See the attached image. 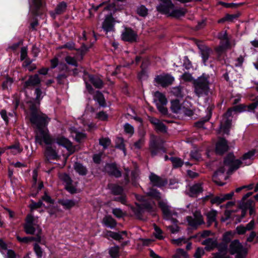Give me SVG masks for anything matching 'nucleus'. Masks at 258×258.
Segmentation results:
<instances>
[{
  "label": "nucleus",
  "mask_w": 258,
  "mask_h": 258,
  "mask_svg": "<svg viewBox=\"0 0 258 258\" xmlns=\"http://www.w3.org/2000/svg\"><path fill=\"white\" fill-rule=\"evenodd\" d=\"M110 176L116 178L121 177L122 172L119 169L116 162L106 163L104 166V170Z\"/></svg>",
  "instance_id": "nucleus-12"
},
{
  "label": "nucleus",
  "mask_w": 258,
  "mask_h": 258,
  "mask_svg": "<svg viewBox=\"0 0 258 258\" xmlns=\"http://www.w3.org/2000/svg\"><path fill=\"white\" fill-rule=\"evenodd\" d=\"M152 124L154 125L155 126V130L157 132H160L163 133H166L167 132V128L165 124H164L162 122L160 121L159 122H157L155 123L154 122H152Z\"/></svg>",
  "instance_id": "nucleus-46"
},
{
  "label": "nucleus",
  "mask_w": 258,
  "mask_h": 258,
  "mask_svg": "<svg viewBox=\"0 0 258 258\" xmlns=\"http://www.w3.org/2000/svg\"><path fill=\"white\" fill-rule=\"evenodd\" d=\"M154 236L156 237V238L159 239V240H162L164 239V236H163V231L162 229L157 226L156 225H155L154 226Z\"/></svg>",
  "instance_id": "nucleus-56"
},
{
  "label": "nucleus",
  "mask_w": 258,
  "mask_h": 258,
  "mask_svg": "<svg viewBox=\"0 0 258 258\" xmlns=\"http://www.w3.org/2000/svg\"><path fill=\"white\" fill-rule=\"evenodd\" d=\"M136 205L137 208H133V211L138 219L142 220L143 219L145 210L150 213L154 212L153 206L148 202L142 204L136 203Z\"/></svg>",
  "instance_id": "nucleus-7"
},
{
  "label": "nucleus",
  "mask_w": 258,
  "mask_h": 258,
  "mask_svg": "<svg viewBox=\"0 0 258 258\" xmlns=\"http://www.w3.org/2000/svg\"><path fill=\"white\" fill-rule=\"evenodd\" d=\"M230 150L228 141L223 137H220L215 145V152L216 155L222 156Z\"/></svg>",
  "instance_id": "nucleus-11"
},
{
  "label": "nucleus",
  "mask_w": 258,
  "mask_h": 258,
  "mask_svg": "<svg viewBox=\"0 0 258 258\" xmlns=\"http://www.w3.org/2000/svg\"><path fill=\"white\" fill-rule=\"evenodd\" d=\"M115 19L111 13L105 16V19L102 24V28L106 34L115 31Z\"/></svg>",
  "instance_id": "nucleus-13"
},
{
  "label": "nucleus",
  "mask_w": 258,
  "mask_h": 258,
  "mask_svg": "<svg viewBox=\"0 0 258 258\" xmlns=\"http://www.w3.org/2000/svg\"><path fill=\"white\" fill-rule=\"evenodd\" d=\"M137 13L141 17H146L148 14V10L144 5H141L137 8Z\"/></svg>",
  "instance_id": "nucleus-50"
},
{
  "label": "nucleus",
  "mask_w": 258,
  "mask_h": 258,
  "mask_svg": "<svg viewBox=\"0 0 258 258\" xmlns=\"http://www.w3.org/2000/svg\"><path fill=\"white\" fill-rule=\"evenodd\" d=\"M241 15V13L239 12H237L236 13L234 14H226V19L228 22H232L234 20L237 19Z\"/></svg>",
  "instance_id": "nucleus-62"
},
{
  "label": "nucleus",
  "mask_w": 258,
  "mask_h": 258,
  "mask_svg": "<svg viewBox=\"0 0 258 258\" xmlns=\"http://www.w3.org/2000/svg\"><path fill=\"white\" fill-rule=\"evenodd\" d=\"M195 218L191 216H187L186 220L188 224L192 227L194 229H196L199 225H201L205 223L203 217L200 212L196 211L194 214Z\"/></svg>",
  "instance_id": "nucleus-15"
},
{
  "label": "nucleus",
  "mask_w": 258,
  "mask_h": 258,
  "mask_svg": "<svg viewBox=\"0 0 258 258\" xmlns=\"http://www.w3.org/2000/svg\"><path fill=\"white\" fill-rule=\"evenodd\" d=\"M31 202L32 204L30 205V208L31 210H36L42 207H44V208L46 207L41 200H39L37 202H35L33 200H32Z\"/></svg>",
  "instance_id": "nucleus-59"
},
{
  "label": "nucleus",
  "mask_w": 258,
  "mask_h": 258,
  "mask_svg": "<svg viewBox=\"0 0 258 258\" xmlns=\"http://www.w3.org/2000/svg\"><path fill=\"white\" fill-rule=\"evenodd\" d=\"M111 144V140L109 138H102L99 139V144L106 149Z\"/></svg>",
  "instance_id": "nucleus-57"
},
{
  "label": "nucleus",
  "mask_w": 258,
  "mask_h": 258,
  "mask_svg": "<svg viewBox=\"0 0 258 258\" xmlns=\"http://www.w3.org/2000/svg\"><path fill=\"white\" fill-rule=\"evenodd\" d=\"M235 232L232 231H229L225 232L223 235V241L224 243L228 244L231 241V238H232L235 234Z\"/></svg>",
  "instance_id": "nucleus-54"
},
{
  "label": "nucleus",
  "mask_w": 258,
  "mask_h": 258,
  "mask_svg": "<svg viewBox=\"0 0 258 258\" xmlns=\"http://www.w3.org/2000/svg\"><path fill=\"white\" fill-rule=\"evenodd\" d=\"M203 191V188L202 184L200 183H195L189 188V196L195 197L201 193Z\"/></svg>",
  "instance_id": "nucleus-28"
},
{
  "label": "nucleus",
  "mask_w": 258,
  "mask_h": 258,
  "mask_svg": "<svg viewBox=\"0 0 258 258\" xmlns=\"http://www.w3.org/2000/svg\"><path fill=\"white\" fill-rule=\"evenodd\" d=\"M229 251L230 253L232 255L240 252H243L244 254L247 253V249L243 247L238 239H235L231 242Z\"/></svg>",
  "instance_id": "nucleus-18"
},
{
  "label": "nucleus",
  "mask_w": 258,
  "mask_h": 258,
  "mask_svg": "<svg viewBox=\"0 0 258 258\" xmlns=\"http://www.w3.org/2000/svg\"><path fill=\"white\" fill-rule=\"evenodd\" d=\"M256 152V149H253L250 151H249L248 152L244 153L241 159L243 160H247V159H250L252 157L254 154H255Z\"/></svg>",
  "instance_id": "nucleus-61"
},
{
  "label": "nucleus",
  "mask_w": 258,
  "mask_h": 258,
  "mask_svg": "<svg viewBox=\"0 0 258 258\" xmlns=\"http://www.w3.org/2000/svg\"><path fill=\"white\" fill-rule=\"evenodd\" d=\"M181 109V104L178 99H176L171 101V109L173 113H178Z\"/></svg>",
  "instance_id": "nucleus-37"
},
{
  "label": "nucleus",
  "mask_w": 258,
  "mask_h": 258,
  "mask_svg": "<svg viewBox=\"0 0 258 258\" xmlns=\"http://www.w3.org/2000/svg\"><path fill=\"white\" fill-rule=\"evenodd\" d=\"M115 148L122 150L124 155H126V149L125 147L124 140L122 137H117L115 141Z\"/></svg>",
  "instance_id": "nucleus-36"
},
{
  "label": "nucleus",
  "mask_w": 258,
  "mask_h": 258,
  "mask_svg": "<svg viewBox=\"0 0 258 258\" xmlns=\"http://www.w3.org/2000/svg\"><path fill=\"white\" fill-rule=\"evenodd\" d=\"M55 138L50 135L48 128H46L39 133H37L35 137V143L41 146L44 142L47 146H51L55 143Z\"/></svg>",
  "instance_id": "nucleus-6"
},
{
  "label": "nucleus",
  "mask_w": 258,
  "mask_h": 258,
  "mask_svg": "<svg viewBox=\"0 0 258 258\" xmlns=\"http://www.w3.org/2000/svg\"><path fill=\"white\" fill-rule=\"evenodd\" d=\"M160 2L156 7V11L163 15H168L171 9L175 8L171 0H159Z\"/></svg>",
  "instance_id": "nucleus-10"
},
{
  "label": "nucleus",
  "mask_w": 258,
  "mask_h": 258,
  "mask_svg": "<svg viewBox=\"0 0 258 258\" xmlns=\"http://www.w3.org/2000/svg\"><path fill=\"white\" fill-rule=\"evenodd\" d=\"M94 99L98 102L99 106L105 107L106 106V103L103 94L100 91H97L94 96Z\"/></svg>",
  "instance_id": "nucleus-32"
},
{
  "label": "nucleus",
  "mask_w": 258,
  "mask_h": 258,
  "mask_svg": "<svg viewBox=\"0 0 258 258\" xmlns=\"http://www.w3.org/2000/svg\"><path fill=\"white\" fill-rule=\"evenodd\" d=\"M223 164L229 167L227 174H231L240 167L242 162L240 159L235 158L233 152H230L224 158Z\"/></svg>",
  "instance_id": "nucleus-4"
},
{
  "label": "nucleus",
  "mask_w": 258,
  "mask_h": 258,
  "mask_svg": "<svg viewBox=\"0 0 258 258\" xmlns=\"http://www.w3.org/2000/svg\"><path fill=\"white\" fill-rule=\"evenodd\" d=\"M8 149L14 150L12 151V153L14 155L17 153H20L23 151V149L21 148L20 144L19 142L16 143L15 144L7 147Z\"/></svg>",
  "instance_id": "nucleus-45"
},
{
  "label": "nucleus",
  "mask_w": 258,
  "mask_h": 258,
  "mask_svg": "<svg viewBox=\"0 0 258 258\" xmlns=\"http://www.w3.org/2000/svg\"><path fill=\"white\" fill-rule=\"evenodd\" d=\"M200 54L202 58V61L205 66H207V62L210 54L213 52L212 49L207 46L199 47Z\"/></svg>",
  "instance_id": "nucleus-21"
},
{
  "label": "nucleus",
  "mask_w": 258,
  "mask_h": 258,
  "mask_svg": "<svg viewBox=\"0 0 258 258\" xmlns=\"http://www.w3.org/2000/svg\"><path fill=\"white\" fill-rule=\"evenodd\" d=\"M112 200L114 202H118L124 205H127V199L126 194L124 192L121 195L114 197Z\"/></svg>",
  "instance_id": "nucleus-38"
},
{
  "label": "nucleus",
  "mask_w": 258,
  "mask_h": 258,
  "mask_svg": "<svg viewBox=\"0 0 258 258\" xmlns=\"http://www.w3.org/2000/svg\"><path fill=\"white\" fill-rule=\"evenodd\" d=\"M107 235L115 240L119 241L123 239L120 233L111 231H107Z\"/></svg>",
  "instance_id": "nucleus-52"
},
{
  "label": "nucleus",
  "mask_w": 258,
  "mask_h": 258,
  "mask_svg": "<svg viewBox=\"0 0 258 258\" xmlns=\"http://www.w3.org/2000/svg\"><path fill=\"white\" fill-rule=\"evenodd\" d=\"M13 82L12 78L7 77L6 80H5L2 85V89L5 90L8 89V85H11Z\"/></svg>",
  "instance_id": "nucleus-64"
},
{
  "label": "nucleus",
  "mask_w": 258,
  "mask_h": 258,
  "mask_svg": "<svg viewBox=\"0 0 258 258\" xmlns=\"http://www.w3.org/2000/svg\"><path fill=\"white\" fill-rule=\"evenodd\" d=\"M155 96L158 99L159 102L160 103V105H166L167 103V100L166 98L165 95L162 93L160 92L159 91H156L155 93Z\"/></svg>",
  "instance_id": "nucleus-47"
},
{
  "label": "nucleus",
  "mask_w": 258,
  "mask_h": 258,
  "mask_svg": "<svg viewBox=\"0 0 258 258\" xmlns=\"http://www.w3.org/2000/svg\"><path fill=\"white\" fill-rule=\"evenodd\" d=\"M67 7V3L66 2H60L54 9L55 13L58 15L62 14L66 12Z\"/></svg>",
  "instance_id": "nucleus-34"
},
{
  "label": "nucleus",
  "mask_w": 258,
  "mask_h": 258,
  "mask_svg": "<svg viewBox=\"0 0 258 258\" xmlns=\"http://www.w3.org/2000/svg\"><path fill=\"white\" fill-rule=\"evenodd\" d=\"M158 205L161 210L164 216L167 218H169L172 216V214L169 209V207L166 203L163 201H160L159 202Z\"/></svg>",
  "instance_id": "nucleus-29"
},
{
  "label": "nucleus",
  "mask_w": 258,
  "mask_h": 258,
  "mask_svg": "<svg viewBox=\"0 0 258 258\" xmlns=\"http://www.w3.org/2000/svg\"><path fill=\"white\" fill-rule=\"evenodd\" d=\"M182 256L183 258H189L187 252L182 248H178L176 253L173 255V258H180Z\"/></svg>",
  "instance_id": "nucleus-51"
},
{
  "label": "nucleus",
  "mask_w": 258,
  "mask_h": 258,
  "mask_svg": "<svg viewBox=\"0 0 258 258\" xmlns=\"http://www.w3.org/2000/svg\"><path fill=\"white\" fill-rule=\"evenodd\" d=\"M44 156L46 161L50 160H57L59 159L57 151L51 146H47L45 147Z\"/></svg>",
  "instance_id": "nucleus-20"
},
{
  "label": "nucleus",
  "mask_w": 258,
  "mask_h": 258,
  "mask_svg": "<svg viewBox=\"0 0 258 258\" xmlns=\"http://www.w3.org/2000/svg\"><path fill=\"white\" fill-rule=\"evenodd\" d=\"M149 148L152 157L157 155L160 152L166 153L163 141L160 139H157L154 136H153L150 141Z\"/></svg>",
  "instance_id": "nucleus-5"
},
{
  "label": "nucleus",
  "mask_w": 258,
  "mask_h": 258,
  "mask_svg": "<svg viewBox=\"0 0 258 258\" xmlns=\"http://www.w3.org/2000/svg\"><path fill=\"white\" fill-rule=\"evenodd\" d=\"M89 50V47H88L84 43L81 44V46L77 51L80 52L81 58L83 59L85 55Z\"/></svg>",
  "instance_id": "nucleus-58"
},
{
  "label": "nucleus",
  "mask_w": 258,
  "mask_h": 258,
  "mask_svg": "<svg viewBox=\"0 0 258 258\" xmlns=\"http://www.w3.org/2000/svg\"><path fill=\"white\" fill-rule=\"evenodd\" d=\"M41 80L38 74L30 75L28 79L26 81L23 86L22 91L25 92L26 89L30 88L32 87H38L40 86Z\"/></svg>",
  "instance_id": "nucleus-14"
},
{
  "label": "nucleus",
  "mask_w": 258,
  "mask_h": 258,
  "mask_svg": "<svg viewBox=\"0 0 258 258\" xmlns=\"http://www.w3.org/2000/svg\"><path fill=\"white\" fill-rule=\"evenodd\" d=\"M45 208L47 210V212L50 216H56L57 213L60 211L58 206L54 204L46 206Z\"/></svg>",
  "instance_id": "nucleus-40"
},
{
  "label": "nucleus",
  "mask_w": 258,
  "mask_h": 258,
  "mask_svg": "<svg viewBox=\"0 0 258 258\" xmlns=\"http://www.w3.org/2000/svg\"><path fill=\"white\" fill-rule=\"evenodd\" d=\"M246 207H247V210H249V214L250 216L255 214V203L254 201L252 199H249L246 201Z\"/></svg>",
  "instance_id": "nucleus-42"
},
{
  "label": "nucleus",
  "mask_w": 258,
  "mask_h": 258,
  "mask_svg": "<svg viewBox=\"0 0 258 258\" xmlns=\"http://www.w3.org/2000/svg\"><path fill=\"white\" fill-rule=\"evenodd\" d=\"M120 247L118 245L112 246L108 249V253L111 258H119Z\"/></svg>",
  "instance_id": "nucleus-35"
},
{
  "label": "nucleus",
  "mask_w": 258,
  "mask_h": 258,
  "mask_svg": "<svg viewBox=\"0 0 258 258\" xmlns=\"http://www.w3.org/2000/svg\"><path fill=\"white\" fill-rule=\"evenodd\" d=\"M170 160L172 163L173 168L181 167L184 163L183 161L181 158L177 157H170Z\"/></svg>",
  "instance_id": "nucleus-39"
},
{
  "label": "nucleus",
  "mask_w": 258,
  "mask_h": 258,
  "mask_svg": "<svg viewBox=\"0 0 258 258\" xmlns=\"http://www.w3.org/2000/svg\"><path fill=\"white\" fill-rule=\"evenodd\" d=\"M121 39L124 42L130 43L137 42L138 41V35L137 33L132 28L125 27L121 35Z\"/></svg>",
  "instance_id": "nucleus-8"
},
{
  "label": "nucleus",
  "mask_w": 258,
  "mask_h": 258,
  "mask_svg": "<svg viewBox=\"0 0 258 258\" xmlns=\"http://www.w3.org/2000/svg\"><path fill=\"white\" fill-rule=\"evenodd\" d=\"M174 81V77L169 74L157 75L154 78V81L162 87H166L171 85Z\"/></svg>",
  "instance_id": "nucleus-16"
},
{
  "label": "nucleus",
  "mask_w": 258,
  "mask_h": 258,
  "mask_svg": "<svg viewBox=\"0 0 258 258\" xmlns=\"http://www.w3.org/2000/svg\"><path fill=\"white\" fill-rule=\"evenodd\" d=\"M253 102L249 105H246V111L254 112L255 109L258 106V95L253 100Z\"/></svg>",
  "instance_id": "nucleus-41"
},
{
  "label": "nucleus",
  "mask_w": 258,
  "mask_h": 258,
  "mask_svg": "<svg viewBox=\"0 0 258 258\" xmlns=\"http://www.w3.org/2000/svg\"><path fill=\"white\" fill-rule=\"evenodd\" d=\"M140 68L141 70L138 73L137 77L139 81H142L143 80L147 79L148 77L147 63L143 61Z\"/></svg>",
  "instance_id": "nucleus-26"
},
{
  "label": "nucleus",
  "mask_w": 258,
  "mask_h": 258,
  "mask_svg": "<svg viewBox=\"0 0 258 258\" xmlns=\"http://www.w3.org/2000/svg\"><path fill=\"white\" fill-rule=\"evenodd\" d=\"M57 203L62 205L65 210H70L76 205V202L74 200L70 199H58Z\"/></svg>",
  "instance_id": "nucleus-25"
},
{
  "label": "nucleus",
  "mask_w": 258,
  "mask_h": 258,
  "mask_svg": "<svg viewBox=\"0 0 258 258\" xmlns=\"http://www.w3.org/2000/svg\"><path fill=\"white\" fill-rule=\"evenodd\" d=\"M83 78L84 81H86V79H88V81L90 82L96 88L101 89L103 87L104 83L100 78L94 75L90 74L86 71H84Z\"/></svg>",
  "instance_id": "nucleus-17"
},
{
  "label": "nucleus",
  "mask_w": 258,
  "mask_h": 258,
  "mask_svg": "<svg viewBox=\"0 0 258 258\" xmlns=\"http://www.w3.org/2000/svg\"><path fill=\"white\" fill-rule=\"evenodd\" d=\"M55 143L66 148L70 155L74 154L75 152V147L71 141L63 136L57 135L55 136Z\"/></svg>",
  "instance_id": "nucleus-9"
},
{
  "label": "nucleus",
  "mask_w": 258,
  "mask_h": 258,
  "mask_svg": "<svg viewBox=\"0 0 258 258\" xmlns=\"http://www.w3.org/2000/svg\"><path fill=\"white\" fill-rule=\"evenodd\" d=\"M30 117H33L40 113L38 112V109L35 104H32L30 106Z\"/></svg>",
  "instance_id": "nucleus-63"
},
{
  "label": "nucleus",
  "mask_w": 258,
  "mask_h": 258,
  "mask_svg": "<svg viewBox=\"0 0 258 258\" xmlns=\"http://www.w3.org/2000/svg\"><path fill=\"white\" fill-rule=\"evenodd\" d=\"M50 119L46 114L41 112H40L39 114L29 118L31 123L35 130L36 134L48 128L47 126Z\"/></svg>",
  "instance_id": "nucleus-2"
},
{
  "label": "nucleus",
  "mask_w": 258,
  "mask_h": 258,
  "mask_svg": "<svg viewBox=\"0 0 258 258\" xmlns=\"http://www.w3.org/2000/svg\"><path fill=\"white\" fill-rule=\"evenodd\" d=\"M108 188L110 190L111 194L113 196H118L124 193L123 187L115 183H109Z\"/></svg>",
  "instance_id": "nucleus-23"
},
{
  "label": "nucleus",
  "mask_w": 258,
  "mask_h": 258,
  "mask_svg": "<svg viewBox=\"0 0 258 258\" xmlns=\"http://www.w3.org/2000/svg\"><path fill=\"white\" fill-rule=\"evenodd\" d=\"M217 211L212 210L207 214L208 226H210L213 222H216Z\"/></svg>",
  "instance_id": "nucleus-33"
},
{
  "label": "nucleus",
  "mask_w": 258,
  "mask_h": 258,
  "mask_svg": "<svg viewBox=\"0 0 258 258\" xmlns=\"http://www.w3.org/2000/svg\"><path fill=\"white\" fill-rule=\"evenodd\" d=\"M70 74L59 73L55 77L57 84L58 85H63L64 81L67 80Z\"/></svg>",
  "instance_id": "nucleus-43"
},
{
  "label": "nucleus",
  "mask_w": 258,
  "mask_h": 258,
  "mask_svg": "<svg viewBox=\"0 0 258 258\" xmlns=\"http://www.w3.org/2000/svg\"><path fill=\"white\" fill-rule=\"evenodd\" d=\"M103 222L106 227L111 229L114 228L117 225L116 221L110 215L104 217Z\"/></svg>",
  "instance_id": "nucleus-30"
},
{
  "label": "nucleus",
  "mask_w": 258,
  "mask_h": 258,
  "mask_svg": "<svg viewBox=\"0 0 258 258\" xmlns=\"http://www.w3.org/2000/svg\"><path fill=\"white\" fill-rule=\"evenodd\" d=\"M76 133L75 136V140L77 142L79 143H81L83 141L86 140L87 138V134L82 132H80L79 131H75Z\"/></svg>",
  "instance_id": "nucleus-49"
},
{
  "label": "nucleus",
  "mask_w": 258,
  "mask_h": 258,
  "mask_svg": "<svg viewBox=\"0 0 258 258\" xmlns=\"http://www.w3.org/2000/svg\"><path fill=\"white\" fill-rule=\"evenodd\" d=\"M168 16L174 18L176 19H179L180 18L184 17L187 13V10L183 8H179L178 9H171Z\"/></svg>",
  "instance_id": "nucleus-22"
},
{
  "label": "nucleus",
  "mask_w": 258,
  "mask_h": 258,
  "mask_svg": "<svg viewBox=\"0 0 258 258\" xmlns=\"http://www.w3.org/2000/svg\"><path fill=\"white\" fill-rule=\"evenodd\" d=\"M232 107L236 113H241L246 111V105L244 104H240Z\"/></svg>",
  "instance_id": "nucleus-60"
},
{
  "label": "nucleus",
  "mask_w": 258,
  "mask_h": 258,
  "mask_svg": "<svg viewBox=\"0 0 258 258\" xmlns=\"http://www.w3.org/2000/svg\"><path fill=\"white\" fill-rule=\"evenodd\" d=\"M125 1V0H116V1L115 2L108 4L104 8V10L106 11H112L113 13H115L117 11H121L123 9V7L122 5L119 6L117 4V3L118 2H123Z\"/></svg>",
  "instance_id": "nucleus-24"
},
{
  "label": "nucleus",
  "mask_w": 258,
  "mask_h": 258,
  "mask_svg": "<svg viewBox=\"0 0 258 258\" xmlns=\"http://www.w3.org/2000/svg\"><path fill=\"white\" fill-rule=\"evenodd\" d=\"M210 76L208 74L203 73L201 76L193 81L194 90L196 94L200 96L203 95H208L209 92Z\"/></svg>",
  "instance_id": "nucleus-1"
},
{
  "label": "nucleus",
  "mask_w": 258,
  "mask_h": 258,
  "mask_svg": "<svg viewBox=\"0 0 258 258\" xmlns=\"http://www.w3.org/2000/svg\"><path fill=\"white\" fill-rule=\"evenodd\" d=\"M149 178L153 185L158 187L164 186L168 183L167 179L162 178L154 173H151Z\"/></svg>",
  "instance_id": "nucleus-19"
},
{
  "label": "nucleus",
  "mask_w": 258,
  "mask_h": 258,
  "mask_svg": "<svg viewBox=\"0 0 258 258\" xmlns=\"http://www.w3.org/2000/svg\"><path fill=\"white\" fill-rule=\"evenodd\" d=\"M207 110H208V113H207L206 116L205 118H204L200 120H198L195 123L194 126L198 128H204V124L206 122H208L210 119V118L212 116V109H211V108H210L208 107L207 108Z\"/></svg>",
  "instance_id": "nucleus-27"
},
{
  "label": "nucleus",
  "mask_w": 258,
  "mask_h": 258,
  "mask_svg": "<svg viewBox=\"0 0 258 258\" xmlns=\"http://www.w3.org/2000/svg\"><path fill=\"white\" fill-rule=\"evenodd\" d=\"M216 248L218 250V252H220L222 254H227L228 251V245L227 243L224 242L218 243L217 241Z\"/></svg>",
  "instance_id": "nucleus-48"
},
{
  "label": "nucleus",
  "mask_w": 258,
  "mask_h": 258,
  "mask_svg": "<svg viewBox=\"0 0 258 258\" xmlns=\"http://www.w3.org/2000/svg\"><path fill=\"white\" fill-rule=\"evenodd\" d=\"M30 11L34 17H40L46 11V0H28Z\"/></svg>",
  "instance_id": "nucleus-3"
},
{
  "label": "nucleus",
  "mask_w": 258,
  "mask_h": 258,
  "mask_svg": "<svg viewBox=\"0 0 258 258\" xmlns=\"http://www.w3.org/2000/svg\"><path fill=\"white\" fill-rule=\"evenodd\" d=\"M35 224H24L23 228L25 232L27 234L34 235L36 232Z\"/></svg>",
  "instance_id": "nucleus-44"
},
{
  "label": "nucleus",
  "mask_w": 258,
  "mask_h": 258,
  "mask_svg": "<svg viewBox=\"0 0 258 258\" xmlns=\"http://www.w3.org/2000/svg\"><path fill=\"white\" fill-rule=\"evenodd\" d=\"M75 170L80 175L85 176L87 174L88 170L83 165L78 162H76L74 165Z\"/></svg>",
  "instance_id": "nucleus-31"
},
{
  "label": "nucleus",
  "mask_w": 258,
  "mask_h": 258,
  "mask_svg": "<svg viewBox=\"0 0 258 258\" xmlns=\"http://www.w3.org/2000/svg\"><path fill=\"white\" fill-rule=\"evenodd\" d=\"M33 250L37 258H41L42 257L44 252L43 250L37 243L33 244Z\"/></svg>",
  "instance_id": "nucleus-55"
},
{
  "label": "nucleus",
  "mask_w": 258,
  "mask_h": 258,
  "mask_svg": "<svg viewBox=\"0 0 258 258\" xmlns=\"http://www.w3.org/2000/svg\"><path fill=\"white\" fill-rule=\"evenodd\" d=\"M43 94V92L41 89L40 88V86L36 87L35 89L34 94L36 97L35 98V101L36 103H40V101L42 99L43 96H42Z\"/></svg>",
  "instance_id": "nucleus-53"
}]
</instances>
